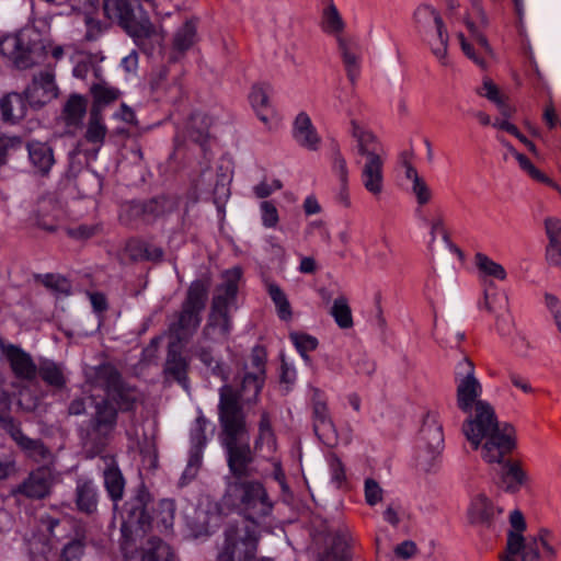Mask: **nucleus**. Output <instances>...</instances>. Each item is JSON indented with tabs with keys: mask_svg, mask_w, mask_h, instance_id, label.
I'll return each mask as SVG.
<instances>
[{
	"mask_svg": "<svg viewBox=\"0 0 561 561\" xmlns=\"http://www.w3.org/2000/svg\"><path fill=\"white\" fill-rule=\"evenodd\" d=\"M311 392L313 430L324 444L333 445L336 435L323 393L317 388H312Z\"/></svg>",
	"mask_w": 561,
	"mask_h": 561,
	"instance_id": "f8f14e48",
	"label": "nucleus"
},
{
	"mask_svg": "<svg viewBox=\"0 0 561 561\" xmlns=\"http://www.w3.org/2000/svg\"><path fill=\"white\" fill-rule=\"evenodd\" d=\"M443 450V426L435 414L427 413L420 431L419 466L430 471L442 457Z\"/></svg>",
	"mask_w": 561,
	"mask_h": 561,
	"instance_id": "1a4fd4ad",
	"label": "nucleus"
},
{
	"mask_svg": "<svg viewBox=\"0 0 561 561\" xmlns=\"http://www.w3.org/2000/svg\"><path fill=\"white\" fill-rule=\"evenodd\" d=\"M474 264L481 277H492L497 280L506 279L505 268L484 253L479 252L474 255Z\"/></svg>",
	"mask_w": 561,
	"mask_h": 561,
	"instance_id": "ea45409f",
	"label": "nucleus"
},
{
	"mask_svg": "<svg viewBox=\"0 0 561 561\" xmlns=\"http://www.w3.org/2000/svg\"><path fill=\"white\" fill-rule=\"evenodd\" d=\"M26 99L35 107H42L58 96L55 76L49 70L34 76L32 83L25 90Z\"/></svg>",
	"mask_w": 561,
	"mask_h": 561,
	"instance_id": "4468645a",
	"label": "nucleus"
},
{
	"mask_svg": "<svg viewBox=\"0 0 561 561\" xmlns=\"http://www.w3.org/2000/svg\"><path fill=\"white\" fill-rule=\"evenodd\" d=\"M125 253L133 261L152 260L158 261L163 252L160 248L151 245L142 240L130 239L126 242Z\"/></svg>",
	"mask_w": 561,
	"mask_h": 561,
	"instance_id": "c756f323",
	"label": "nucleus"
},
{
	"mask_svg": "<svg viewBox=\"0 0 561 561\" xmlns=\"http://www.w3.org/2000/svg\"><path fill=\"white\" fill-rule=\"evenodd\" d=\"M496 513V508L484 493H476L469 503L467 515L471 524H488Z\"/></svg>",
	"mask_w": 561,
	"mask_h": 561,
	"instance_id": "5701e85b",
	"label": "nucleus"
},
{
	"mask_svg": "<svg viewBox=\"0 0 561 561\" xmlns=\"http://www.w3.org/2000/svg\"><path fill=\"white\" fill-rule=\"evenodd\" d=\"M186 371L187 363L185 358L175 352L170 353L165 362L164 373L186 387Z\"/></svg>",
	"mask_w": 561,
	"mask_h": 561,
	"instance_id": "c03bdc74",
	"label": "nucleus"
},
{
	"mask_svg": "<svg viewBox=\"0 0 561 561\" xmlns=\"http://www.w3.org/2000/svg\"><path fill=\"white\" fill-rule=\"evenodd\" d=\"M28 156L33 165L42 173H47L55 161L51 148L39 141L28 144Z\"/></svg>",
	"mask_w": 561,
	"mask_h": 561,
	"instance_id": "72a5a7b5",
	"label": "nucleus"
},
{
	"mask_svg": "<svg viewBox=\"0 0 561 561\" xmlns=\"http://www.w3.org/2000/svg\"><path fill=\"white\" fill-rule=\"evenodd\" d=\"M414 15L419 23L426 26H433L437 39V44L432 42L433 53L438 59H444L447 55L449 37L438 12L430 5H421L416 9Z\"/></svg>",
	"mask_w": 561,
	"mask_h": 561,
	"instance_id": "2eb2a0df",
	"label": "nucleus"
},
{
	"mask_svg": "<svg viewBox=\"0 0 561 561\" xmlns=\"http://www.w3.org/2000/svg\"><path fill=\"white\" fill-rule=\"evenodd\" d=\"M466 26L471 33L474 41L481 46V48L490 56L493 55L492 47L490 46L486 37L478 30L476 24L471 21L469 16H466L463 20Z\"/></svg>",
	"mask_w": 561,
	"mask_h": 561,
	"instance_id": "bf43d9fd",
	"label": "nucleus"
},
{
	"mask_svg": "<svg viewBox=\"0 0 561 561\" xmlns=\"http://www.w3.org/2000/svg\"><path fill=\"white\" fill-rule=\"evenodd\" d=\"M53 482L50 469L39 467L19 485L18 492L31 499H43L49 494Z\"/></svg>",
	"mask_w": 561,
	"mask_h": 561,
	"instance_id": "6ab92c4d",
	"label": "nucleus"
},
{
	"mask_svg": "<svg viewBox=\"0 0 561 561\" xmlns=\"http://www.w3.org/2000/svg\"><path fill=\"white\" fill-rule=\"evenodd\" d=\"M84 551V541L75 539L62 549L60 561H79Z\"/></svg>",
	"mask_w": 561,
	"mask_h": 561,
	"instance_id": "6e6d98bb",
	"label": "nucleus"
},
{
	"mask_svg": "<svg viewBox=\"0 0 561 561\" xmlns=\"http://www.w3.org/2000/svg\"><path fill=\"white\" fill-rule=\"evenodd\" d=\"M512 529L507 533L506 549L500 557L502 561H541L540 550L548 561H554L558 549L554 545V536L547 528H541L534 535L525 538L523 531L526 523L519 511H513L510 515Z\"/></svg>",
	"mask_w": 561,
	"mask_h": 561,
	"instance_id": "7ed1b4c3",
	"label": "nucleus"
},
{
	"mask_svg": "<svg viewBox=\"0 0 561 561\" xmlns=\"http://www.w3.org/2000/svg\"><path fill=\"white\" fill-rule=\"evenodd\" d=\"M249 98L253 108L259 115L270 106L268 92L264 87H253Z\"/></svg>",
	"mask_w": 561,
	"mask_h": 561,
	"instance_id": "3c124183",
	"label": "nucleus"
},
{
	"mask_svg": "<svg viewBox=\"0 0 561 561\" xmlns=\"http://www.w3.org/2000/svg\"><path fill=\"white\" fill-rule=\"evenodd\" d=\"M220 524V515L214 505L198 507L195 511L193 528L196 535H208Z\"/></svg>",
	"mask_w": 561,
	"mask_h": 561,
	"instance_id": "c85d7f7f",
	"label": "nucleus"
},
{
	"mask_svg": "<svg viewBox=\"0 0 561 561\" xmlns=\"http://www.w3.org/2000/svg\"><path fill=\"white\" fill-rule=\"evenodd\" d=\"M0 111L5 122H19L26 114V103L19 93H8L0 100Z\"/></svg>",
	"mask_w": 561,
	"mask_h": 561,
	"instance_id": "bb28decb",
	"label": "nucleus"
},
{
	"mask_svg": "<svg viewBox=\"0 0 561 561\" xmlns=\"http://www.w3.org/2000/svg\"><path fill=\"white\" fill-rule=\"evenodd\" d=\"M345 27V23L335 7L332 0H328L325 7L322 10L321 15V28L327 34L333 35L335 37L342 38L341 34L343 33Z\"/></svg>",
	"mask_w": 561,
	"mask_h": 561,
	"instance_id": "473e14b6",
	"label": "nucleus"
},
{
	"mask_svg": "<svg viewBox=\"0 0 561 561\" xmlns=\"http://www.w3.org/2000/svg\"><path fill=\"white\" fill-rule=\"evenodd\" d=\"M0 54L12 60L18 68L34 65V47L25 41L23 34L9 35L0 41Z\"/></svg>",
	"mask_w": 561,
	"mask_h": 561,
	"instance_id": "ddd939ff",
	"label": "nucleus"
},
{
	"mask_svg": "<svg viewBox=\"0 0 561 561\" xmlns=\"http://www.w3.org/2000/svg\"><path fill=\"white\" fill-rule=\"evenodd\" d=\"M0 356L9 365L11 373L21 382L32 383L38 376V366L30 353L19 345L0 337Z\"/></svg>",
	"mask_w": 561,
	"mask_h": 561,
	"instance_id": "9d476101",
	"label": "nucleus"
},
{
	"mask_svg": "<svg viewBox=\"0 0 561 561\" xmlns=\"http://www.w3.org/2000/svg\"><path fill=\"white\" fill-rule=\"evenodd\" d=\"M218 416L220 442L227 450L229 469L238 479L247 477L251 472L253 457L248 442L245 415L238 404L237 394L228 386L219 390Z\"/></svg>",
	"mask_w": 561,
	"mask_h": 561,
	"instance_id": "f03ea898",
	"label": "nucleus"
},
{
	"mask_svg": "<svg viewBox=\"0 0 561 561\" xmlns=\"http://www.w3.org/2000/svg\"><path fill=\"white\" fill-rule=\"evenodd\" d=\"M282 188V183L279 180H273L267 182L263 180L261 183L254 186V193L259 198H265L270 196L273 192Z\"/></svg>",
	"mask_w": 561,
	"mask_h": 561,
	"instance_id": "69168bd1",
	"label": "nucleus"
},
{
	"mask_svg": "<svg viewBox=\"0 0 561 561\" xmlns=\"http://www.w3.org/2000/svg\"><path fill=\"white\" fill-rule=\"evenodd\" d=\"M290 340L306 359L308 358L306 353L313 351L318 345L317 339L308 334L294 332L290 333Z\"/></svg>",
	"mask_w": 561,
	"mask_h": 561,
	"instance_id": "603ef678",
	"label": "nucleus"
},
{
	"mask_svg": "<svg viewBox=\"0 0 561 561\" xmlns=\"http://www.w3.org/2000/svg\"><path fill=\"white\" fill-rule=\"evenodd\" d=\"M229 508H242L249 514L247 519L266 516L272 505L262 484L255 481L230 482L222 497Z\"/></svg>",
	"mask_w": 561,
	"mask_h": 561,
	"instance_id": "0eeeda50",
	"label": "nucleus"
},
{
	"mask_svg": "<svg viewBox=\"0 0 561 561\" xmlns=\"http://www.w3.org/2000/svg\"><path fill=\"white\" fill-rule=\"evenodd\" d=\"M10 435L28 458L36 462H48L51 460L53 455L42 440L26 436L18 426L10 428Z\"/></svg>",
	"mask_w": 561,
	"mask_h": 561,
	"instance_id": "aec40b11",
	"label": "nucleus"
},
{
	"mask_svg": "<svg viewBox=\"0 0 561 561\" xmlns=\"http://www.w3.org/2000/svg\"><path fill=\"white\" fill-rule=\"evenodd\" d=\"M256 450H266L272 453L275 450V437L271 426V419L266 411L261 412L259 422V435L254 443Z\"/></svg>",
	"mask_w": 561,
	"mask_h": 561,
	"instance_id": "58836bf2",
	"label": "nucleus"
},
{
	"mask_svg": "<svg viewBox=\"0 0 561 561\" xmlns=\"http://www.w3.org/2000/svg\"><path fill=\"white\" fill-rule=\"evenodd\" d=\"M76 503L78 508L83 513L92 514L96 511L98 493L96 488L92 481H78L76 490Z\"/></svg>",
	"mask_w": 561,
	"mask_h": 561,
	"instance_id": "7c9ffc66",
	"label": "nucleus"
},
{
	"mask_svg": "<svg viewBox=\"0 0 561 561\" xmlns=\"http://www.w3.org/2000/svg\"><path fill=\"white\" fill-rule=\"evenodd\" d=\"M385 160L386 156L359 159V179L365 191L375 199L385 193Z\"/></svg>",
	"mask_w": 561,
	"mask_h": 561,
	"instance_id": "9b49d317",
	"label": "nucleus"
},
{
	"mask_svg": "<svg viewBox=\"0 0 561 561\" xmlns=\"http://www.w3.org/2000/svg\"><path fill=\"white\" fill-rule=\"evenodd\" d=\"M207 293H208V284L203 280H195L193 282L188 289L186 299L183 302V306L185 308H190L193 310H196L198 312H202V310L205 307V302L207 299Z\"/></svg>",
	"mask_w": 561,
	"mask_h": 561,
	"instance_id": "37998d69",
	"label": "nucleus"
},
{
	"mask_svg": "<svg viewBox=\"0 0 561 561\" xmlns=\"http://www.w3.org/2000/svg\"><path fill=\"white\" fill-rule=\"evenodd\" d=\"M546 260L550 265H561V242H548Z\"/></svg>",
	"mask_w": 561,
	"mask_h": 561,
	"instance_id": "774afa93",
	"label": "nucleus"
},
{
	"mask_svg": "<svg viewBox=\"0 0 561 561\" xmlns=\"http://www.w3.org/2000/svg\"><path fill=\"white\" fill-rule=\"evenodd\" d=\"M364 492H365V501L369 506H375L379 504L383 499V490L380 484L368 478L364 483Z\"/></svg>",
	"mask_w": 561,
	"mask_h": 561,
	"instance_id": "8fccbe9b",
	"label": "nucleus"
},
{
	"mask_svg": "<svg viewBox=\"0 0 561 561\" xmlns=\"http://www.w3.org/2000/svg\"><path fill=\"white\" fill-rule=\"evenodd\" d=\"M545 229L549 242H561V220L559 218H546Z\"/></svg>",
	"mask_w": 561,
	"mask_h": 561,
	"instance_id": "e2e57ef3",
	"label": "nucleus"
},
{
	"mask_svg": "<svg viewBox=\"0 0 561 561\" xmlns=\"http://www.w3.org/2000/svg\"><path fill=\"white\" fill-rule=\"evenodd\" d=\"M117 412L107 400L94 404V413L90 420V434L94 439H106L116 426Z\"/></svg>",
	"mask_w": 561,
	"mask_h": 561,
	"instance_id": "dca6fc26",
	"label": "nucleus"
},
{
	"mask_svg": "<svg viewBox=\"0 0 561 561\" xmlns=\"http://www.w3.org/2000/svg\"><path fill=\"white\" fill-rule=\"evenodd\" d=\"M456 404L463 412L480 408V404H490L482 399L483 387L476 375V366L468 357H463L456 367Z\"/></svg>",
	"mask_w": 561,
	"mask_h": 561,
	"instance_id": "6e6552de",
	"label": "nucleus"
},
{
	"mask_svg": "<svg viewBox=\"0 0 561 561\" xmlns=\"http://www.w3.org/2000/svg\"><path fill=\"white\" fill-rule=\"evenodd\" d=\"M38 375L46 385L57 389L64 388L67 383L62 366L53 360H43L38 366Z\"/></svg>",
	"mask_w": 561,
	"mask_h": 561,
	"instance_id": "c9c22d12",
	"label": "nucleus"
},
{
	"mask_svg": "<svg viewBox=\"0 0 561 561\" xmlns=\"http://www.w3.org/2000/svg\"><path fill=\"white\" fill-rule=\"evenodd\" d=\"M22 146L19 137L0 135V165L5 162V156L9 150L18 149Z\"/></svg>",
	"mask_w": 561,
	"mask_h": 561,
	"instance_id": "0e129e2a",
	"label": "nucleus"
},
{
	"mask_svg": "<svg viewBox=\"0 0 561 561\" xmlns=\"http://www.w3.org/2000/svg\"><path fill=\"white\" fill-rule=\"evenodd\" d=\"M201 312L185 308L174 316V319L169 324V331L174 337L181 342L190 339L201 323Z\"/></svg>",
	"mask_w": 561,
	"mask_h": 561,
	"instance_id": "412c9836",
	"label": "nucleus"
},
{
	"mask_svg": "<svg viewBox=\"0 0 561 561\" xmlns=\"http://www.w3.org/2000/svg\"><path fill=\"white\" fill-rule=\"evenodd\" d=\"M137 0H104L106 18L118 23L134 42L145 53H151L156 46H161L164 35L147 16L136 18Z\"/></svg>",
	"mask_w": 561,
	"mask_h": 561,
	"instance_id": "20e7f679",
	"label": "nucleus"
},
{
	"mask_svg": "<svg viewBox=\"0 0 561 561\" xmlns=\"http://www.w3.org/2000/svg\"><path fill=\"white\" fill-rule=\"evenodd\" d=\"M500 480L505 492L517 493L528 482V474L519 460H502Z\"/></svg>",
	"mask_w": 561,
	"mask_h": 561,
	"instance_id": "4be33fe9",
	"label": "nucleus"
},
{
	"mask_svg": "<svg viewBox=\"0 0 561 561\" xmlns=\"http://www.w3.org/2000/svg\"><path fill=\"white\" fill-rule=\"evenodd\" d=\"M107 135V127L102 113L96 108H90L84 130V140L98 149L103 146Z\"/></svg>",
	"mask_w": 561,
	"mask_h": 561,
	"instance_id": "a878e982",
	"label": "nucleus"
},
{
	"mask_svg": "<svg viewBox=\"0 0 561 561\" xmlns=\"http://www.w3.org/2000/svg\"><path fill=\"white\" fill-rule=\"evenodd\" d=\"M293 137L300 147L310 151H317L322 142L310 115L304 111L299 112L294 118Z\"/></svg>",
	"mask_w": 561,
	"mask_h": 561,
	"instance_id": "a211bd4d",
	"label": "nucleus"
},
{
	"mask_svg": "<svg viewBox=\"0 0 561 561\" xmlns=\"http://www.w3.org/2000/svg\"><path fill=\"white\" fill-rule=\"evenodd\" d=\"M262 213V224L266 228H274L279 221L277 208L271 202H262L260 205Z\"/></svg>",
	"mask_w": 561,
	"mask_h": 561,
	"instance_id": "4d7b16f0",
	"label": "nucleus"
},
{
	"mask_svg": "<svg viewBox=\"0 0 561 561\" xmlns=\"http://www.w3.org/2000/svg\"><path fill=\"white\" fill-rule=\"evenodd\" d=\"M330 470L332 480L337 486H341L346 479L345 469L342 461L336 457L330 458Z\"/></svg>",
	"mask_w": 561,
	"mask_h": 561,
	"instance_id": "338daca9",
	"label": "nucleus"
},
{
	"mask_svg": "<svg viewBox=\"0 0 561 561\" xmlns=\"http://www.w3.org/2000/svg\"><path fill=\"white\" fill-rule=\"evenodd\" d=\"M141 561H174V553L168 543L152 537L144 547Z\"/></svg>",
	"mask_w": 561,
	"mask_h": 561,
	"instance_id": "e433bc0d",
	"label": "nucleus"
},
{
	"mask_svg": "<svg viewBox=\"0 0 561 561\" xmlns=\"http://www.w3.org/2000/svg\"><path fill=\"white\" fill-rule=\"evenodd\" d=\"M340 329H351L354 325L352 310L348 298L340 294L334 300L329 311Z\"/></svg>",
	"mask_w": 561,
	"mask_h": 561,
	"instance_id": "f704fd0d",
	"label": "nucleus"
},
{
	"mask_svg": "<svg viewBox=\"0 0 561 561\" xmlns=\"http://www.w3.org/2000/svg\"><path fill=\"white\" fill-rule=\"evenodd\" d=\"M190 137L199 144H204L208 137V127L202 117H194L190 128Z\"/></svg>",
	"mask_w": 561,
	"mask_h": 561,
	"instance_id": "13d9d810",
	"label": "nucleus"
},
{
	"mask_svg": "<svg viewBox=\"0 0 561 561\" xmlns=\"http://www.w3.org/2000/svg\"><path fill=\"white\" fill-rule=\"evenodd\" d=\"M339 49L342 54L343 62L345 65L347 76L351 80H355L358 73V55L351 50L347 43L343 38H339Z\"/></svg>",
	"mask_w": 561,
	"mask_h": 561,
	"instance_id": "de8ad7c7",
	"label": "nucleus"
},
{
	"mask_svg": "<svg viewBox=\"0 0 561 561\" xmlns=\"http://www.w3.org/2000/svg\"><path fill=\"white\" fill-rule=\"evenodd\" d=\"M104 485L111 496L116 503L123 497L125 480L118 467L112 457H104Z\"/></svg>",
	"mask_w": 561,
	"mask_h": 561,
	"instance_id": "393cba45",
	"label": "nucleus"
},
{
	"mask_svg": "<svg viewBox=\"0 0 561 561\" xmlns=\"http://www.w3.org/2000/svg\"><path fill=\"white\" fill-rule=\"evenodd\" d=\"M240 278L241 270L239 267H233L222 274L224 282L213 299L208 321L203 331L206 340L213 342L227 340L231 328L228 308L237 295Z\"/></svg>",
	"mask_w": 561,
	"mask_h": 561,
	"instance_id": "39448f33",
	"label": "nucleus"
},
{
	"mask_svg": "<svg viewBox=\"0 0 561 561\" xmlns=\"http://www.w3.org/2000/svg\"><path fill=\"white\" fill-rule=\"evenodd\" d=\"M101 226L98 224H82L65 229L67 236L76 241H85L101 232Z\"/></svg>",
	"mask_w": 561,
	"mask_h": 561,
	"instance_id": "09e8293b",
	"label": "nucleus"
},
{
	"mask_svg": "<svg viewBox=\"0 0 561 561\" xmlns=\"http://www.w3.org/2000/svg\"><path fill=\"white\" fill-rule=\"evenodd\" d=\"M463 421L461 431L473 449L481 451V458L489 465L501 463L505 455L516 448V431L508 424H501L494 408L480 404Z\"/></svg>",
	"mask_w": 561,
	"mask_h": 561,
	"instance_id": "f257e3e1",
	"label": "nucleus"
},
{
	"mask_svg": "<svg viewBox=\"0 0 561 561\" xmlns=\"http://www.w3.org/2000/svg\"><path fill=\"white\" fill-rule=\"evenodd\" d=\"M196 355L215 375L220 376L224 380L227 379L222 365L211 356L210 351L205 347H199L196 351Z\"/></svg>",
	"mask_w": 561,
	"mask_h": 561,
	"instance_id": "5fc2aeb1",
	"label": "nucleus"
},
{
	"mask_svg": "<svg viewBox=\"0 0 561 561\" xmlns=\"http://www.w3.org/2000/svg\"><path fill=\"white\" fill-rule=\"evenodd\" d=\"M494 126L500 128V129L506 130L507 133L514 135L515 138L519 139L524 145H526L527 148L533 153H537L536 146L530 140H528L523 134H520L515 125L511 124L507 121H503V122H500V123H495Z\"/></svg>",
	"mask_w": 561,
	"mask_h": 561,
	"instance_id": "680f3d73",
	"label": "nucleus"
},
{
	"mask_svg": "<svg viewBox=\"0 0 561 561\" xmlns=\"http://www.w3.org/2000/svg\"><path fill=\"white\" fill-rule=\"evenodd\" d=\"M350 539L347 530L334 533L331 538V549L320 558V561H346Z\"/></svg>",
	"mask_w": 561,
	"mask_h": 561,
	"instance_id": "4c0bfd02",
	"label": "nucleus"
},
{
	"mask_svg": "<svg viewBox=\"0 0 561 561\" xmlns=\"http://www.w3.org/2000/svg\"><path fill=\"white\" fill-rule=\"evenodd\" d=\"M351 135L356 141V151L359 159L386 156L381 142L366 125L352 121Z\"/></svg>",
	"mask_w": 561,
	"mask_h": 561,
	"instance_id": "f3484780",
	"label": "nucleus"
},
{
	"mask_svg": "<svg viewBox=\"0 0 561 561\" xmlns=\"http://www.w3.org/2000/svg\"><path fill=\"white\" fill-rule=\"evenodd\" d=\"M149 495L145 492L138 493L125 504L126 517L124 524L129 527L138 526L146 530L151 527L162 534L172 533L176 504L174 500L163 499L153 510V515L147 514Z\"/></svg>",
	"mask_w": 561,
	"mask_h": 561,
	"instance_id": "423d86ee",
	"label": "nucleus"
},
{
	"mask_svg": "<svg viewBox=\"0 0 561 561\" xmlns=\"http://www.w3.org/2000/svg\"><path fill=\"white\" fill-rule=\"evenodd\" d=\"M196 37V26L192 21L185 22L175 33L173 47L178 51H185L193 46Z\"/></svg>",
	"mask_w": 561,
	"mask_h": 561,
	"instance_id": "a18cd8bd",
	"label": "nucleus"
},
{
	"mask_svg": "<svg viewBox=\"0 0 561 561\" xmlns=\"http://www.w3.org/2000/svg\"><path fill=\"white\" fill-rule=\"evenodd\" d=\"M267 293L275 305L277 316L283 321L293 319V310L287 295L275 283L267 284Z\"/></svg>",
	"mask_w": 561,
	"mask_h": 561,
	"instance_id": "a19ab883",
	"label": "nucleus"
},
{
	"mask_svg": "<svg viewBox=\"0 0 561 561\" xmlns=\"http://www.w3.org/2000/svg\"><path fill=\"white\" fill-rule=\"evenodd\" d=\"M90 91L93 96L91 108H96L100 113H102L106 105L116 101L121 94L117 89L110 87L106 83L93 84Z\"/></svg>",
	"mask_w": 561,
	"mask_h": 561,
	"instance_id": "79ce46f5",
	"label": "nucleus"
},
{
	"mask_svg": "<svg viewBox=\"0 0 561 561\" xmlns=\"http://www.w3.org/2000/svg\"><path fill=\"white\" fill-rule=\"evenodd\" d=\"M412 192L419 205H425L432 198V192L423 178L412 184Z\"/></svg>",
	"mask_w": 561,
	"mask_h": 561,
	"instance_id": "052dcab7",
	"label": "nucleus"
},
{
	"mask_svg": "<svg viewBox=\"0 0 561 561\" xmlns=\"http://www.w3.org/2000/svg\"><path fill=\"white\" fill-rule=\"evenodd\" d=\"M478 93L495 103L504 115L510 114L508 106L505 103V96L490 78L483 79L481 88L478 89Z\"/></svg>",
	"mask_w": 561,
	"mask_h": 561,
	"instance_id": "49530a36",
	"label": "nucleus"
},
{
	"mask_svg": "<svg viewBox=\"0 0 561 561\" xmlns=\"http://www.w3.org/2000/svg\"><path fill=\"white\" fill-rule=\"evenodd\" d=\"M513 157L518 161L519 167L533 179L539 182L551 183L550 180L541 171H539L526 156L519 153L518 151H513Z\"/></svg>",
	"mask_w": 561,
	"mask_h": 561,
	"instance_id": "864d4df0",
	"label": "nucleus"
},
{
	"mask_svg": "<svg viewBox=\"0 0 561 561\" xmlns=\"http://www.w3.org/2000/svg\"><path fill=\"white\" fill-rule=\"evenodd\" d=\"M264 379L247 373L242 379L241 389L234 390L232 386L228 385L232 389V391L237 394L238 404L241 407V403L249 404L255 403L257 401L260 391L262 389ZM224 387H227L225 385ZM242 410V408H240Z\"/></svg>",
	"mask_w": 561,
	"mask_h": 561,
	"instance_id": "cd10ccee",
	"label": "nucleus"
},
{
	"mask_svg": "<svg viewBox=\"0 0 561 561\" xmlns=\"http://www.w3.org/2000/svg\"><path fill=\"white\" fill-rule=\"evenodd\" d=\"M87 113V100L79 94L69 96L64 105L61 116L67 126H80Z\"/></svg>",
	"mask_w": 561,
	"mask_h": 561,
	"instance_id": "2f4dec72",
	"label": "nucleus"
},
{
	"mask_svg": "<svg viewBox=\"0 0 561 561\" xmlns=\"http://www.w3.org/2000/svg\"><path fill=\"white\" fill-rule=\"evenodd\" d=\"M108 396L122 411H130L144 401V394L138 389L124 382L115 385Z\"/></svg>",
	"mask_w": 561,
	"mask_h": 561,
	"instance_id": "b1692460",
	"label": "nucleus"
}]
</instances>
